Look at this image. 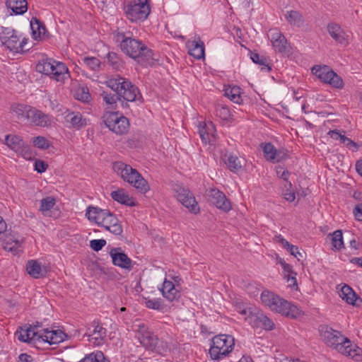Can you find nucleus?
I'll use <instances>...</instances> for the list:
<instances>
[{
  "label": "nucleus",
  "mask_w": 362,
  "mask_h": 362,
  "mask_svg": "<svg viewBox=\"0 0 362 362\" xmlns=\"http://www.w3.org/2000/svg\"><path fill=\"white\" fill-rule=\"evenodd\" d=\"M319 332L324 342L339 353L351 357L356 361H362V349L352 344L350 339L344 337L340 332L327 325L320 327Z\"/></svg>",
  "instance_id": "1"
},
{
  "label": "nucleus",
  "mask_w": 362,
  "mask_h": 362,
  "mask_svg": "<svg viewBox=\"0 0 362 362\" xmlns=\"http://www.w3.org/2000/svg\"><path fill=\"white\" fill-rule=\"evenodd\" d=\"M107 86L114 90L116 94L108 93L103 91L102 97L108 105H114L122 98L127 102H133L141 98V94L136 86L131 81L119 75L107 81Z\"/></svg>",
  "instance_id": "2"
},
{
  "label": "nucleus",
  "mask_w": 362,
  "mask_h": 362,
  "mask_svg": "<svg viewBox=\"0 0 362 362\" xmlns=\"http://www.w3.org/2000/svg\"><path fill=\"white\" fill-rule=\"evenodd\" d=\"M117 40H120L122 51L129 57L136 60L138 63L146 65L153 58V50L148 48L140 40L127 37L124 33L117 35Z\"/></svg>",
  "instance_id": "3"
},
{
  "label": "nucleus",
  "mask_w": 362,
  "mask_h": 362,
  "mask_svg": "<svg viewBox=\"0 0 362 362\" xmlns=\"http://www.w3.org/2000/svg\"><path fill=\"white\" fill-rule=\"evenodd\" d=\"M86 216L89 221L95 222L115 235H120L123 232L117 217L107 209L89 206L86 209Z\"/></svg>",
  "instance_id": "4"
},
{
  "label": "nucleus",
  "mask_w": 362,
  "mask_h": 362,
  "mask_svg": "<svg viewBox=\"0 0 362 362\" xmlns=\"http://www.w3.org/2000/svg\"><path fill=\"white\" fill-rule=\"evenodd\" d=\"M113 170L124 181L145 193L149 189L146 180L131 165L121 161H116L112 165Z\"/></svg>",
  "instance_id": "5"
},
{
  "label": "nucleus",
  "mask_w": 362,
  "mask_h": 362,
  "mask_svg": "<svg viewBox=\"0 0 362 362\" xmlns=\"http://www.w3.org/2000/svg\"><path fill=\"white\" fill-rule=\"evenodd\" d=\"M134 331L137 333V338L140 343L147 349L159 354H164L168 346L160 341L144 323L134 325Z\"/></svg>",
  "instance_id": "6"
},
{
  "label": "nucleus",
  "mask_w": 362,
  "mask_h": 362,
  "mask_svg": "<svg viewBox=\"0 0 362 362\" xmlns=\"http://www.w3.org/2000/svg\"><path fill=\"white\" fill-rule=\"evenodd\" d=\"M234 344V339L230 335L220 334L214 337L209 349L211 358L220 360L226 356L233 349Z\"/></svg>",
  "instance_id": "7"
},
{
  "label": "nucleus",
  "mask_w": 362,
  "mask_h": 362,
  "mask_svg": "<svg viewBox=\"0 0 362 362\" xmlns=\"http://www.w3.org/2000/svg\"><path fill=\"white\" fill-rule=\"evenodd\" d=\"M125 13L132 22L145 20L150 13L148 0H132L125 7Z\"/></svg>",
  "instance_id": "8"
},
{
  "label": "nucleus",
  "mask_w": 362,
  "mask_h": 362,
  "mask_svg": "<svg viewBox=\"0 0 362 362\" xmlns=\"http://www.w3.org/2000/svg\"><path fill=\"white\" fill-rule=\"evenodd\" d=\"M312 72L322 82L329 83L332 87L341 88L344 86L342 78L328 66H315L312 69Z\"/></svg>",
  "instance_id": "9"
},
{
  "label": "nucleus",
  "mask_w": 362,
  "mask_h": 362,
  "mask_svg": "<svg viewBox=\"0 0 362 362\" xmlns=\"http://www.w3.org/2000/svg\"><path fill=\"white\" fill-rule=\"evenodd\" d=\"M105 124L109 129L117 134H124L128 132V119L118 112H110L105 116Z\"/></svg>",
  "instance_id": "10"
},
{
  "label": "nucleus",
  "mask_w": 362,
  "mask_h": 362,
  "mask_svg": "<svg viewBox=\"0 0 362 362\" xmlns=\"http://www.w3.org/2000/svg\"><path fill=\"white\" fill-rule=\"evenodd\" d=\"M0 41L10 51L19 52L23 50L22 42L17 35L16 30L10 28H1L0 31Z\"/></svg>",
  "instance_id": "11"
},
{
  "label": "nucleus",
  "mask_w": 362,
  "mask_h": 362,
  "mask_svg": "<svg viewBox=\"0 0 362 362\" xmlns=\"http://www.w3.org/2000/svg\"><path fill=\"white\" fill-rule=\"evenodd\" d=\"M6 144L11 149L21 154L25 158H31L32 153L30 146L26 144L18 136L7 135Z\"/></svg>",
  "instance_id": "12"
},
{
  "label": "nucleus",
  "mask_w": 362,
  "mask_h": 362,
  "mask_svg": "<svg viewBox=\"0 0 362 362\" xmlns=\"http://www.w3.org/2000/svg\"><path fill=\"white\" fill-rule=\"evenodd\" d=\"M176 192L177 200L187 208L190 212L196 214L199 211L198 203L188 189L179 187Z\"/></svg>",
  "instance_id": "13"
},
{
  "label": "nucleus",
  "mask_w": 362,
  "mask_h": 362,
  "mask_svg": "<svg viewBox=\"0 0 362 362\" xmlns=\"http://www.w3.org/2000/svg\"><path fill=\"white\" fill-rule=\"evenodd\" d=\"M114 265L122 269L131 270L133 268L132 260L124 253L121 247H113L110 252Z\"/></svg>",
  "instance_id": "14"
},
{
  "label": "nucleus",
  "mask_w": 362,
  "mask_h": 362,
  "mask_svg": "<svg viewBox=\"0 0 362 362\" xmlns=\"http://www.w3.org/2000/svg\"><path fill=\"white\" fill-rule=\"evenodd\" d=\"M107 330L98 322L93 321L88 325L87 332L85 336H87L90 341H94L93 343L99 345L100 344L104 338L106 337Z\"/></svg>",
  "instance_id": "15"
},
{
  "label": "nucleus",
  "mask_w": 362,
  "mask_h": 362,
  "mask_svg": "<svg viewBox=\"0 0 362 362\" xmlns=\"http://www.w3.org/2000/svg\"><path fill=\"white\" fill-rule=\"evenodd\" d=\"M210 201L218 208L224 211H229L231 209L230 201L226 195L217 189H209L207 192Z\"/></svg>",
  "instance_id": "16"
},
{
  "label": "nucleus",
  "mask_w": 362,
  "mask_h": 362,
  "mask_svg": "<svg viewBox=\"0 0 362 362\" xmlns=\"http://www.w3.org/2000/svg\"><path fill=\"white\" fill-rule=\"evenodd\" d=\"M276 307L274 311L288 317L296 319L301 315V310L297 306L281 298Z\"/></svg>",
  "instance_id": "17"
},
{
  "label": "nucleus",
  "mask_w": 362,
  "mask_h": 362,
  "mask_svg": "<svg viewBox=\"0 0 362 362\" xmlns=\"http://www.w3.org/2000/svg\"><path fill=\"white\" fill-rule=\"evenodd\" d=\"M27 121L34 125L43 127L51 125V119L49 115L33 107H31L30 112H28Z\"/></svg>",
  "instance_id": "18"
},
{
  "label": "nucleus",
  "mask_w": 362,
  "mask_h": 362,
  "mask_svg": "<svg viewBox=\"0 0 362 362\" xmlns=\"http://www.w3.org/2000/svg\"><path fill=\"white\" fill-rule=\"evenodd\" d=\"M265 158L273 163H279L285 159L286 154L277 151L272 143L261 144Z\"/></svg>",
  "instance_id": "19"
},
{
  "label": "nucleus",
  "mask_w": 362,
  "mask_h": 362,
  "mask_svg": "<svg viewBox=\"0 0 362 362\" xmlns=\"http://www.w3.org/2000/svg\"><path fill=\"white\" fill-rule=\"evenodd\" d=\"M16 334L18 337V339L21 341L27 343L40 342L41 334H39L37 331H35L31 326L25 329L21 328L20 331H17Z\"/></svg>",
  "instance_id": "20"
},
{
  "label": "nucleus",
  "mask_w": 362,
  "mask_h": 362,
  "mask_svg": "<svg viewBox=\"0 0 362 362\" xmlns=\"http://www.w3.org/2000/svg\"><path fill=\"white\" fill-rule=\"evenodd\" d=\"M43 334H41L40 342H46L49 344H57L62 342L64 339L66 334L61 330H49V329H44Z\"/></svg>",
  "instance_id": "21"
},
{
  "label": "nucleus",
  "mask_w": 362,
  "mask_h": 362,
  "mask_svg": "<svg viewBox=\"0 0 362 362\" xmlns=\"http://www.w3.org/2000/svg\"><path fill=\"white\" fill-rule=\"evenodd\" d=\"M327 31L330 36L338 43L347 44L348 35L339 24L330 23L327 25Z\"/></svg>",
  "instance_id": "22"
},
{
  "label": "nucleus",
  "mask_w": 362,
  "mask_h": 362,
  "mask_svg": "<svg viewBox=\"0 0 362 362\" xmlns=\"http://www.w3.org/2000/svg\"><path fill=\"white\" fill-rule=\"evenodd\" d=\"M215 132V127L211 122L199 123V134L204 143H211L214 137Z\"/></svg>",
  "instance_id": "23"
},
{
  "label": "nucleus",
  "mask_w": 362,
  "mask_h": 362,
  "mask_svg": "<svg viewBox=\"0 0 362 362\" xmlns=\"http://www.w3.org/2000/svg\"><path fill=\"white\" fill-rule=\"evenodd\" d=\"M163 296L169 301H173L180 296V292L171 281L165 279L160 289Z\"/></svg>",
  "instance_id": "24"
},
{
  "label": "nucleus",
  "mask_w": 362,
  "mask_h": 362,
  "mask_svg": "<svg viewBox=\"0 0 362 362\" xmlns=\"http://www.w3.org/2000/svg\"><path fill=\"white\" fill-rule=\"evenodd\" d=\"M26 270L29 275L35 279H39L45 275L47 271L37 260H29L26 264Z\"/></svg>",
  "instance_id": "25"
},
{
  "label": "nucleus",
  "mask_w": 362,
  "mask_h": 362,
  "mask_svg": "<svg viewBox=\"0 0 362 362\" xmlns=\"http://www.w3.org/2000/svg\"><path fill=\"white\" fill-rule=\"evenodd\" d=\"M189 48L188 53L197 59H200L204 57V44L202 41L194 40L187 44Z\"/></svg>",
  "instance_id": "26"
},
{
  "label": "nucleus",
  "mask_w": 362,
  "mask_h": 362,
  "mask_svg": "<svg viewBox=\"0 0 362 362\" xmlns=\"http://www.w3.org/2000/svg\"><path fill=\"white\" fill-rule=\"evenodd\" d=\"M110 195L113 200L120 204L129 206H134L136 205V203L133 199L130 197L127 194H126L123 189H119L116 191H113L111 192Z\"/></svg>",
  "instance_id": "27"
},
{
  "label": "nucleus",
  "mask_w": 362,
  "mask_h": 362,
  "mask_svg": "<svg viewBox=\"0 0 362 362\" xmlns=\"http://www.w3.org/2000/svg\"><path fill=\"white\" fill-rule=\"evenodd\" d=\"M23 241V238L16 234L8 233L6 235L4 248L9 251L16 250Z\"/></svg>",
  "instance_id": "28"
},
{
  "label": "nucleus",
  "mask_w": 362,
  "mask_h": 362,
  "mask_svg": "<svg viewBox=\"0 0 362 362\" xmlns=\"http://www.w3.org/2000/svg\"><path fill=\"white\" fill-rule=\"evenodd\" d=\"M6 6L17 15L25 13L28 9L26 0H7Z\"/></svg>",
  "instance_id": "29"
},
{
  "label": "nucleus",
  "mask_w": 362,
  "mask_h": 362,
  "mask_svg": "<svg viewBox=\"0 0 362 362\" xmlns=\"http://www.w3.org/2000/svg\"><path fill=\"white\" fill-rule=\"evenodd\" d=\"M254 318V325L255 327H262L267 330H272L274 328V324L267 316L263 313L252 315Z\"/></svg>",
  "instance_id": "30"
},
{
  "label": "nucleus",
  "mask_w": 362,
  "mask_h": 362,
  "mask_svg": "<svg viewBox=\"0 0 362 362\" xmlns=\"http://www.w3.org/2000/svg\"><path fill=\"white\" fill-rule=\"evenodd\" d=\"M52 72L51 75L57 81H63L66 76H69L68 68L62 62L54 61Z\"/></svg>",
  "instance_id": "31"
},
{
  "label": "nucleus",
  "mask_w": 362,
  "mask_h": 362,
  "mask_svg": "<svg viewBox=\"0 0 362 362\" xmlns=\"http://www.w3.org/2000/svg\"><path fill=\"white\" fill-rule=\"evenodd\" d=\"M30 28L33 38L35 40L41 39L47 33L45 25L36 18H33L30 21Z\"/></svg>",
  "instance_id": "32"
},
{
  "label": "nucleus",
  "mask_w": 362,
  "mask_h": 362,
  "mask_svg": "<svg viewBox=\"0 0 362 362\" xmlns=\"http://www.w3.org/2000/svg\"><path fill=\"white\" fill-rule=\"evenodd\" d=\"M285 18L288 23L295 27L300 28L304 24V18L300 12L296 10L287 11Z\"/></svg>",
  "instance_id": "33"
},
{
  "label": "nucleus",
  "mask_w": 362,
  "mask_h": 362,
  "mask_svg": "<svg viewBox=\"0 0 362 362\" xmlns=\"http://www.w3.org/2000/svg\"><path fill=\"white\" fill-rule=\"evenodd\" d=\"M339 296L343 300H345L347 303L351 305H355L356 301L359 298L354 290L348 285H344L341 288Z\"/></svg>",
  "instance_id": "34"
},
{
  "label": "nucleus",
  "mask_w": 362,
  "mask_h": 362,
  "mask_svg": "<svg viewBox=\"0 0 362 362\" xmlns=\"http://www.w3.org/2000/svg\"><path fill=\"white\" fill-rule=\"evenodd\" d=\"M261 300L264 305L273 310L274 308H276V306L280 300V298L272 292L264 291L262 293Z\"/></svg>",
  "instance_id": "35"
},
{
  "label": "nucleus",
  "mask_w": 362,
  "mask_h": 362,
  "mask_svg": "<svg viewBox=\"0 0 362 362\" xmlns=\"http://www.w3.org/2000/svg\"><path fill=\"white\" fill-rule=\"evenodd\" d=\"M241 89L238 86L228 87L225 88L224 95L228 98L231 101L237 104L242 103Z\"/></svg>",
  "instance_id": "36"
},
{
  "label": "nucleus",
  "mask_w": 362,
  "mask_h": 362,
  "mask_svg": "<svg viewBox=\"0 0 362 362\" xmlns=\"http://www.w3.org/2000/svg\"><path fill=\"white\" fill-rule=\"evenodd\" d=\"M56 204V200L52 197H47L40 201V211L45 216H51V209Z\"/></svg>",
  "instance_id": "37"
},
{
  "label": "nucleus",
  "mask_w": 362,
  "mask_h": 362,
  "mask_svg": "<svg viewBox=\"0 0 362 362\" xmlns=\"http://www.w3.org/2000/svg\"><path fill=\"white\" fill-rule=\"evenodd\" d=\"M66 120L69 122L72 127L76 129H80L86 125V119H83L82 115L79 113H69L66 117Z\"/></svg>",
  "instance_id": "38"
},
{
  "label": "nucleus",
  "mask_w": 362,
  "mask_h": 362,
  "mask_svg": "<svg viewBox=\"0 0 362 362\" xmlns=\"http://www.w3.org/2000/svg\"><path fill=\"white\" fill-rule=\"evenodd\" d=\"M54 61L52 59H47L40 62L36 66L37 71L50 76L53 73Z\"/></svg>",
  "instance_id": "39"
},
{
  "label": "nucleus",
  "mask_w": 362,
  "mask_h": 362,
  "mask_svg": "<svg viewBox=\"0 0 362 362\" xmlns=\"http://www.w3.org/2000/svg\"><path fill=\"white\" fill-rule=\"evenodd\" d=\"M250 58L254 63L262 66V70H264L266 71H269L271 70L267 59L264 56H260L257 53L251 52Z\"/></svg>",
  "instance_id": "40"
},
{
  "label": "nucleus",
  "mask_w": 362,
  "mask_h": 362,
  "mask_svg": "<svg viewBox=\"0 0 362 362\" xmlns=\"http://www.w3.org/2000/svg\"><path fill=\"white\" fill-rule=\"evenodd\" d=\"M78 362H107L104 354L101 351H96L86 355L83 359Z\"/></svg>",
  "instance_id": "41"
},
{
  "label": "nucleus",
  "mask_w": 362,
  "mask_h": 362,
  "mask_svg": "<svg viewBox=\"0 0 362 362\" xmlns=\"http://www.w3.org/2000/svg\"><path fill=\"white\" fill-rule=\"evenodd\" d=\"M332 244L337 250L344 247L342 231L341 230H337L332 234Z\"/></svg>",
  "instance_id": "42"
},
{
  "label": "nucleus",
  "mask_w": 362,
  "mask_h": 362,
  "mask_svg": "<svg viewBox=\"0 0 362 362\" xmlns=\"http://www.w3.org/2000/svg\"><path fill=\"white\" fill-rule=\"evenodd\" d=\"M272 46L274 48L275 51L279 53L286 54L288 52V47L287 46V40L284 36V40L279 39L278 40L273 42Z\"/></svg>",
  "instance_id": "43"
},
{
  "label": "nucleus",
  "mask_w": 362,
  "mask_h": 362,
  "mask_svg": "<svg viewBox=\"0 0 362 362\" xmlns=\"http://www.w3.org/2000/svg\"><path fill=\"white\" fill-rule=\"evenodd\" d=\"M31 107L24 105H17L13 108V110L18 116V119H27L28 112H30Z\"/></svg>",
  "instance_id": "44"
},
{
  "label": "nucleus",
  "mask_w": 362,
  "mask_h": 362,
  "mask_svg": "<svg viewBox=\"0 0 362 362\" xmlns=\"http://www.w3.org/2000/svg\"><path fill=\"white\" fill-rule=\"evenodd\" d=\"M84 64L93 71H97L100 66V61L94 57H86L83 58Z\"/></svg>",
  "instance_id": "45"
},
{
  "label": "nucleus",
  "mask_w": 362,
  "mask_h": 362,
  "mask_svg": "<svg viewBox=\"0 0 362 362\" xmlns=\"http://www.w3.org/2000/svg\"><path fill=\"white\" fill-rule=\"evenodd\" d=\"M225 163L228 168L233 172H235L241 168V164L237 156H229L227 160H225Z\"/></svg>",
  "instance_id": "46"
},
{
  "label": "nucleus",
  "mask_w": 362,
  "mask_h": 362,
  "mask_svg": "<svg viewBox=\"0 0 362 362\" xmlns=\"http://www.w3.org/2000/svg\"><path fill=\"white\" fill-rule=\"evenodd\" d=\"M33 144L35 147L43 150L49 148L50 146L48 140L40 136L33 138Z\"/></svg>",
  "instance_id": "47"
},
{
  "label": "nucleus",
  "mask_w": 362,
  "mask_h": 362,
  "mask_svg": "<svg viewBox=\"0 0 362 362\" xmlns=\"http://www.w3.org/2000/svg\"><path fill=\"white\" fill-rule=\"evenodd\" d=\"M145 305L148 308L159 310L163 308V300L160 298H146Z\"/></svg>",
  "instance_id": "48"
},
{
  "label": "nucleus",
  "mask_w": 362,
  "mask_h": 362,
  "mask_svg": "<svg viewBox=\"0 0 362 362\" xmlns=\"http://www.w3.org/2000/svg\"><path fill=\"white\" fill-rule=\"evenodd\" d=\"M75 97L77 100L86 103L90 99V95L86 88H78L75 93Z\"/></svg>",
  "instance_id": "49"
},
{
  "label": "nucleus",
  "mask_w": 362,
  "mask_h": 362,
  "mask_svg": "<svg viewBox=\"0 0 362 362\" xmlns=\"http://www.w3.org/2000/svg\"><path fill=\"white\" fill-rule=\"evenodd\" d=\"M108 63H110L114 69H118L121 65V59L117 54L115 52H109L107 55Z\"/></svg>",
  "instance_id": "50"
},
{
  "label": "nucleus",
  "mask_w": 362,
  "mask_h": 362,
  "mask_svg": "<svg viewBox=\"0 0 362 362\" xmlns=\"http://www.w3.org/2000/svg\"><path fill=\"white\" fill-rule=\"evenodd\" d=\"M216 114L223 120H227L230 116V110L226 106H218L216 108Z\"/></svg>",
  "instance_id": "51"
},
{
  "label": "nucleus",
  "mask_w": 362,
  "mask_h": 362,
  "mask_svg": "<svg viewBox=\"0 0 362 362\" xmlns=\"http://www.w3.org/2000/svg\"><path fill=\"white\" fill-rule=\"evenodd\" d=\"M106 245V240L104 239L92 240L90 242V247L95 252H98Z\"/></svg>",
  "instance_id": "52"
},
{
  "label": "nucleus",
  "mask_w": 362,
  "mask_h": 362,
  "mask_svg": "<svg viewBox=\"0 0 362 362\" xmlns=\"http://www.w3.org/2000/svg\"><path fill=\"white\" fill-rule=\"evenodd\" d=\"M291 253V255H293L298 260H300L303 258L305 252L303 250L300 251L299 248L296 245L291 246L290 249L288 250Z\"/></svg>",
  "instance_id": "53"
},
{
  "label": "nucleus",
  "mask_w": 362,
  "mask_h": 362,
  "mask_svg": "<svg viewBox=\"0 0 362 362\" xmlns=\"http://www.w3.org/2000/svg\"><path fill=\"white\" fill-rule=\"evenodd\" d=\"M48 165L42 160H36L35 162V170L39 173H42L46 171Z\"/></svg>",
  "instance_id": "54"
},
{
  "label": "nucleus",
  "mask_w": 362,
  "mask_h": 362,
  "mask_svg": "<svg viewBox=\"0 0 362 362\" xmlns=\"http://www.w3.org/2000/svg\"><path fill=\"white\" fill-rule=\"evenodd\" d=\"M269 38H270V41L272 43L273 42H275L276 40H278L279 39H283L284 40V35L280 32L278 30L276 29H273V30H269Z\"/></svg>",
  "instance_id": "55"
},
{
  "label": "nucleus",
  "mask_w": 362,
  "mask_h": 362,
  "mask_svg": "<svg viewBox=\"0 0 362 362\" xmlns=\"http://www.w3.org/2000/svg\"><path fill=\"white\" fill-rule=\"evenodd\" d=\"M276 172L277 175L283 179L284 180L287 181L288 179L289 172L287 170H285L282 166L279 165L276 168Z\"/></svg>",
  "instance_id": "56"
},
{
  "label": "nucleus",
  "mask_w": 362,
  "mask_h": 362,
  "mask_svg": "<svg viewBox=\"0 0 362 362\" xmlns=\"http://www.w3.org/2000/svg\"><path fill=\"white\" fill-rule=\"evenodd\" d=\"M355 218L358 221H362V204L356 205L353 211Z\"/></svg>",
  "instance_id": "57"
},
{
  "label": "nucleus",
  "mask_w": 362,
  "mask_h": 362,
  "mask_svg": "<svg viewBox=\"0 0 362 362\" xmlns=\"http://www.w3.org/2000/svg\"><path fill=\"white\" fill-rule=\"evenodd\" d=\"M279 263L281 264L285 273H291V274L294 273V272L292 270V267L287 264L284 260H280Z\"/></svg>",
  "instance_id": "58"
},
{
  "label": "nucleus",
  "mask_w": 362,
  "mask_h": 362,
  "mask_svg": "<svg viewBox=\"0 0 362 362\" xmlns=\"http://www.w3.org/2000/svg\"><path fill=\"white\" fill-rule=\"evenodd\" d=\"M279 239V242L281 244V245L286 248L287 250H288L292 246V244H290L285 238H282L281 235H279L276 237Z\"/></svg>",
  "instance_id": "59"
},
{
  "label": "nucleus",
  "mask_w": 362,
  "mask_h": 362,
  "mask_svg": "<svg viewBox=\"0 0 362 362\" xmlns=\"http://www.w3.org/2000/svg\"><path fill=\"white\" fill-rule=\"evenodd\" d=\"M284 199L288 202H293L296 199V194L293 191H288L284 194Z\"/></svg>",
  "instance_id": "60"
},
{
  "label": "nucleus",
  "mask_w": 362,
  "mask_h": 362,
  "mask_svg": "<svg viewBox=\"0 0 362 362\" xmlns=\"http://www.w3.org/2000/svg\"><path fill=\"white\" fill-rule=\"evenodd\" d=\"M328 134L330 136L331 138L335 140L339 139L341 134L338 130H330L328 132Z\"/></svg>",
  "instance_id": "61"
},
{
  "label": "nucleus",
  "mask_w": 362,
  "mask_h": 362,
  "mask_svg": "<svg viewBox=\"0 0 362 362\" xmlns=\"http://www.w3.org/2000/svg\"><path fill=\"white\" fill-rule=\"evenodd\" d=\"M7 225L4 218L0 216V234L6 231Z\"/></svg>",
  "instance_id": "62"
},
{
  "label": "nucleus",
  "mask_w": 362,
  "mask_h": 362,
  "mask_svg": "<svg viewBox=\"0 0 362 362\" xmlns=\"http://www.w3.org/2000/svg\"><path fill=\"white\" fill-rule=\"evenodd\" d=\"M31 356L26 354H21L19 356V362H31Z\"/></svg>",
  "instance_id": "63"
},
{
  "label": "nucleus",
  "mask_w": 362,
  "mask_h": 362,
  "mask_svg": "<svg viewBox=\"0 0 362 362\" xmlns=\"http://www.w3.org/2000/svg\"><path fill=\"white\" fill-rule=\"evenodd\" d=\"M356 169L358 173L362 176V160L356 163Z\"/></svg>",
  "instance_id": "64"
}]
</instances>
